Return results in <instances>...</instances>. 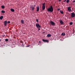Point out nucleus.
<instances>
[{
    "mask_svg": "<svg viewBox=\"0 0 75 75\" xmlns=\"http://www.w3.org/2000/svg\"><path fill=\"white\" fill-rule=\"evenodd\" d=\"M1 12L2 13H5V11H4L3 10H2L1 11Z\"/></svg>",
    "mask_w": 75,
    "mask_h": 75,
    "instance_id": "obj_20",
    "label": "nucleus"
},
{
    "mask_svg": "<svg viewBox=\"0 0 75 75\" xmlns=\"http://www.w3.org/2000/svg\"><path fill=\"white\" fill-rule=\"evenodd\" d=\"M57 10H58V11H59V10H60V9L58 8L57 9Z\"/></svg>",
    "mask_w": 75,
    "mask_h": 75,
    "instance_id": "obj_27",
    "label": "nucleus"
},
{
    "mask_svg": "<svg viewBox=\"0 0 75 75\" xmlns=\"http://www.w3.org/2000/svg\"><path fill=\"white\" fill-rule=\"evenodd\" d=\"M60 23L61 24H64V22L62 21V20L59 21Z\"/></svg>",
    "mask_w": 75,
    "mask_h": 75,
    "instance_id": "obj_10",
    "label": "nucleus"
},
{
    "mask_svg": "<svg viewBox=\"0 0 75 75\" xmlns=\"http://www.w3.org/2000/svg\"><path fill=\"white\" fill-rule=\"evenodd\" d=\"M42 41L43 42H48L49 41L48 40H45L44 39H42Z\"/></svg>",
    "mask_w": 75,
    "mask_h": 75,
    "instance_id": "obj_9",
    "label": "nucleus"
},
{
    "mask_svg": "<svg viewBox=\"0 0 75 75\" xmlns=\"http://www.w3.org/2000/svg\"><path fill=\"white\" fill-rule=\"evenodd\" d=\"M21 23L22 24H24V20H21Z\"/></svg>",
    "mask_w": 75,
    "mask_h": 75,
    "instance_id": "obj_16",
    "label": "nucleus"
},
{
    "mask_svg": "<svg viewBox=\"0 0 75 75\" xmlns=\"http://www.w3.org/2000/svg\"><path fill=\"white\" fill-rule=\"evenodd\" d=\"M75 0L73 1V3H75Z\"/></svg>",
    "mask_w": 75,
    "mask_h": 75,
    "instance_id": "obj_28",
    "label": "nucleus"
},
{
    "mask_svg": "<svg viewBox=\"0 0 75 75\" xmlns=\"http://www.w3.org/2000/svg\"><path fill=\"white\" fill-rule=\"evenodd\" d=\"M71 8V7H69L67 9L69 11H72Z\"/></svg>",
    "mask_w": 75,
    "mask_h": 75,
    "instance_id": "obj_6",
    "label": "nucleus"
},
{
    "mask_svg": "<svg viewBox=\"0 0 75 75\" xmlns=\"http://www.w3.org/2000/svg\"><path fill=\"white\" fill-rule=\"evenodd\" d=\"M47 11L49 12H53L54 9L52 6H51L50 7L47 9Z\"/></svg>",
    "mask_w": 75,
    "mask_h": 75,
    "instance_id": "obj_1",
    "label": "nucleus"
},
{
    "mask_svg": "<svg viewBox=\"0 0 75 75\" xmlns=\"http://www.w3.org/2000/svg\"><path fill=\"white\" fill-rule=\"evenodd\" d=\"M73 24V23L71 22L70 23V25H72Z\"/></svg>",
    "mask_w": 75,
    "mask_h": 75,
    "instance_id": "obj_21",
    "label": "nucleus"
},
{
    "mask_svg": "<svg viewBox=\"0 0 75 75\" xmlns=\"http://www.w3.org/2000/svg\"><path fill=\"white\" fill-rule=\"evenodd\" d=\"M28 47H29V46H28Z\"/></svg>",
    "mask_w": 75,
    "mask_h": 75,
    "instance_id": "obj_35",
    "label": "nucleus"
},
{
    "mask_svg": "<svg viewBox=\"0 0 75 75\" xmlns=\"http://www.w3.org/2000/svg\"><path fill=\"white\" fill-rule=\"evenodd\" d=\"M8 23H10V21H8Z\"/></svg>",
    "mask_w": 75,
    "mask_h": 75,
    "instance_id": "obj_24",
    "label": "nucleus"
},
{
    "mask_svg": "<svg viewBox=\"0 0 75 75\" xmlns=\"http://www.w3.org/2000/svg\"><path fill=\"white\" fill-rule=\"evenodd\" d=\"M42 4V9L43 10H44L45 8V3H44L43 4Z\"/></svg>",
    "mask_w": 75,
    "mask_h": 75,
    "instance_id": "obj_3",
    "label": "nucleus"
},
{
    "mask_svg": "<svg viewBox=\"0 0 75 75\" xmlns=\"http://www.w3.org/2000/svg\"><path fill=\"white\" fill-rule=\"evenodd\" d=\"M66 2H67V3H68L69 2V0H67V1H66Z\"/></svg>",
    "mask_w": 75,
    "mask_h": 75,
    "instance_id": "obj_23",
    "label": "nucleus"
},
{
    "mask_svg": "<svg viewBox=\"0 0 75 75\" xmlns=\"http://www.w3.org/2000/svg\"><path fill=\"white\" fill-rule=\"evenodd\" d=\"M39 42L40 43H40H41V42L39 41Z\"/></svg>",
    "mask_w": 75,
    "mask_h": 75,
    "instance_id": "obj_31",
    "label": "nucleus"
},
{
    "mask_svg": "<svg viewBox=\"0 0 75 75\" xmlns=\"http://www.w3.org/2000/svg\"><path fill=\"white\" fill-rule=\"evenodd\" d=\"M31 8H32V10H34L35 7L34 6H32Z\"/></svg>",
    "mask_w": 75,
    "mask_h": 75,
    "instance_id": "obj_11",
    "label": "nucleus"
},
{
    "mask_svg": "<svg viewBox=\"0 0 75 75\" xmlns=\"http://www.w3.org/2000/svg\"><path fill=\"white\" fill-rule=\"evenodd\" d=\"M65 1H64V2H65Z\"/></svg>",
    "mask_w": 75,
    "mask_h": 75,
    "instance_id": "obj_33",
    "label": "nucleus"
},
{
    "mask_svg": "<svg viewBox=\"0 0 75 75\" xmlns=\"http://www.w3.org/2000/svg\"><path fill=\"white\" fill-rule=\"evenodd\" d=\"M1 8H5V6H1Z\"/></svg>",
    "mask_w": 75,
    "mask_h": 75,
    "instance_id": "obj_18",
    "label": "nucleus"
},
{
    "mask_svg": "<svg viewBox=\"0 0 75 75\" xmlns=\"http://www.w3.org/2000/svg\"><path fill=\"white\" fill-rule=\"evenodd\" d=\"M36 26L37 28H41V26L40 25L39 23L36 24Z\"/></svg>",
    "mask_w": 75,
    "mask_h": 75,
    "instance_id": "obj_5",
    "label": "nucleus"
},
{
    "mask_svg": "<svg viewBox=\"0 0 75 75\" xmlns=\"http://www.w3.org/2000/svg\"><path fill=\"white\" fill-rule=\"evenodd\" d=\"M5 41H6V42H8V39H5Z\"/></svg>",
    "mask_w": 75,
    "mask_h": 75,
    "instance_id": "obj_19",
    "label": "nucleus"
},
{
    "mask_svg": "<svg viewBox=\"0 0 75 75\" xmlns=\"http://www.w3.org/2000/svg\"><path fill=\"white\" fill-rule=\"evenodd\" d=\"M50 23H51L52 25L53 26H55V23L53 21H50Z\"/></svg>",
    "mask_w": 75,
    "mask_h": 75,
    "instance_id": "obj_2",
    "label": "nucleus"
},
{
    "mask_svg": "<svg viewBox=\"0 0 75 75\" xmlns=\"http://www.w3.org/2000/svg\"><path fill=\"white\" fill-rule=\"evenodd\" d=\"M61 1V0H59V1Z\"/></svg>",
    "mask_w": 75,
    "mask_h": 75,
    "instance_id": "obj_30",
    "label": "nucleus"
},
{
    "mask_svg": "<svg viewBox=\"0 0 75 75\" xmlns=\"http://www.w3.org/2000/svg\"><path fill=\"white\" fill-rule=\"evenodd\" d=\"M1 42V39H0V42Z\"/></svg>",
    "mask_w": 75,
    "mask_h": 75,
    "instance_id": "obj_32",
    "label": "nucleus"
},
{
    "mask_svg": "<svg viewBox=\"0 0 75 75\" xmlns=\"http://www.w3.org/2000/svg\"><path fill=\"white\" fill-rule=\"evenodd\" d=\"M61 35H63V36H65V33H63L61 34Z\"/></svg>",
    "mask_w": 75,
    "mask_h": 75,
    "instance_id": "obj_13",
    "label": "nucleus"
},
{
    "mask_svg": "<svg viewBox=\"0 0 75 75\" xmlns=\"http://www.w3.org/2000/svg\"><path fill=\"white\" fill-rule=\"evenodd\" d=\"M3 16H1L0 17V20H3Z\"/></svg>",
    "mask_w": 75,
    "mask_h": 75,
    "instance_id": "obj_15",
    "label": "nucleus"
},
{
    "mask_svg": "<svg viewBox=\"0 0 75 75\" xmlns=\"http://www.w3.org/2000/svg\"><path fill=\"white\" fill-rule=\"evenodd\" d=\"M51 36V35L50 34H49L47 35V37H50Z\"/></svg>",
    "mask_w": 75,
    "mask_h": 75,
    "instance_id": "obj_12",
    "label": "nucleus"
},
{
    "mask_svg": "<svg viewBox=\"0 0 75 75\" xmlns=\"http://www.w3.org/2000/svg\"><path fill=\"white\" fill-rule=\"evenodd\" d=\"M11 11H12V12H14L15 11V10L14 9H11Z\"/></svg>",
    "mask_w": 75,
    "mask_h": 75,
    "instance_id": "obj_14",
    "label": "nucleus"
},
{
    "mask_svg": "<svg viewBox=\"0 0 75 75\" xmlns=\"http://www.w3.org/2000/svg\"><path fill=\"white\" fill-rule=\"evenodd\" d=\"M38 31H40V28H38Z\"/></svg>",
    "mask_w": 75,
    "mask_h": 75,
    "instance_id": "obj_25",
    "label": "nucleus"
},
{
    "mask_svg": "<svg viewBox=\"0 0 75 75\" xmlns=\"http://www.w3.org/2000/svg\"><path fill=\"white\" fill-rule=\"evenodd\" d=\"M22 47H24V44H23V43L22 44Z\"/></svg>",
    "mask_w": 75,
    "mask_h": 75,
    "instance_id": "obj_26",
    "label": "nucleus"
},
{
    "mask_svg": "<svg viewBox=\"0 0 75 75\" xmlns=\"http://www.w3.org/2000/svg\"><path fill=\"white\" fill-rule=\"evenodd\" d=\"M35 6H36V5L35 4L34 5V7H35Z\"/></svg>",
    "mask_w": 75,
    "mask_h": 75,
    "instance_id": "obj_29",
    "label": "nucleus"
},
{
    "mask_svg": "<svg viewBox=\"0 0 75 75\" xmlns=\"http://www.w3.org/2000/svg\"><path fill=\"white\" fill-rule=\"evenodd\" d=\"M60 12L61 13V14H64V12H63V11H62L61 10L60 11Z\"/></svg>",
    "mask_w": 75,
    "mask_h": 75,
    "instance_id": "obj_17",
    "label": "nucleus"
},
{
    "mask_svg": "<svg viewBox=\"0 0 75 75\" xmlns=\"http://www.w3.org/2000/svg\"><path fill=\"white\" fill-rule=\"evenodd\" d=\"M40 9V7L39 6H38L37 7V11H39Z\"/></svg>",
    "mask_w": 75,
    "mask_h": 75,
    "instance_id": "obj_7",
    "label": "nucleus"
},
{
    "mask_svg": "<svg viewBox=\"0 0 75 75\" xmlns=\"http://www.w3.org/2000/svg\"><path fill=\"white\" fill-rule=\"evenodd\" d=\"M45 33V32H43V33Z\"/></svg>",
    "mask_w": 75,
    "mask_h": 75,
    "instance_id": "obj_34",
    "label": "nucleus"
},
{
    "mask_svg": "<svg viewBox=\"0 0 75 75\" xmlns=\"http://www.w3.org/2000/svg\"><path fill=\"white\" fill-rule=\"evenodd\" d=\"M7 21H5L4 22V24L5 26H6V25H7Z\"/></svg>",
    "mask_w": 75,
    "mask_h": 75,
    "instance_id": "obj_8",
    "label": "nucleus"
},
{
    "mask_svg": "<svg viewBox=\"0 0 75 75\" xmlns=\"http://www.w3.org/2000/svg\"><path fill=\"white\" fill-rule=\"evenodd\" d=\"M71 17H72V18H73L74 17H75V14L74 13V12H73L71 13Z\"/></svg>",
    "mask_w": 75,
    "mask_h": 75,
    "instance_id": "obj_4",
    "label": "nucleus"
},
{
    "mask_svg": "<svg viewBox=\"0 0 75 75\" xmlns=\"http://www.w3.org/2000/svg\"><path fill=\"white\" fill-rule=\"evenodd\" d=\"M36 21L37 22H38V19L37 18L36 19Z\"/></svg>",
    "mask_w": 75,
    "mask_h": 75,
    "instance_id": "obj_22",
    "label": "nucleus"
}]
</instances>
